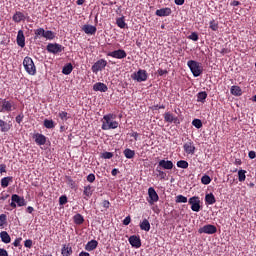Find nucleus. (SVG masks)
<instances>
[{
    "label": "nucleus",
    "mask_w": 256,
    "mask_h": 256,
    "mask_svg": "<svg viewBox=\"0 0 256 256\" xmlns=\"http://www.w3.org/2000/svg\"><path fill=\"white\" fill-rule=\"evenodd\" d=\"M231 7H239L241 5V2L234 0L230 3Z\"/></svg>",
    "instance_id": "e2e57ef3"
},
{
    "label": "nucleus",
    "mask_w": 256,
    "mask_h": 256,
    "mask_svg": "<svg viewBox=\"0 0 256 256\" xmlns=\"http://www.w3.org/2000/svg\"><path fill=\"white\" fill-rule=\"evenodd\" d=\"M16 41L19 47H25V34L23 33V30L18 31Z\"/></svg>",
    "instance_id": "4be33fe9"
},
{
    "label": "nucleus",
    "mask_w": 256,
    "mask_h": 256,
    "mask_svg": "<svg viewBox=\"0 0 256 256\" xmlns=\"http://www.w3.org/2000/svg\"><path fill=\"white\" fill-rule=\"evenodd\" d=\"M44 127L46 129H55V122L53 120L45 119L44 120Z\"/></svg>",
    "instance_id": "ea45409f"
},
{
    "label": "nucleus",
    "mask_w": 256,
    "mask_h": 256,
    "mask_svg": "<svg viewBox=\"0 0 256 256\" xmlns=\"http://www.w3.org/2000/svg\"><path fill=\"white\" fill-rule=\"evenodd\" d=\"M23 66L25 71L28 75H36L37 74V67H35V63L33 59L29 56H26L23 60Z\"/></svg>",
    "instance_id": "20e7f679"
},
{
    "label": "nucleus",
    "mask_w": 256,
    "mask_h": 256,
    "mask_svg": "<svg viewBox=\"0 0 256 256\" xmlns=\"http://www.w3.org/2000/svg\"><path fill=\"white\" fill-rule=\"evenodd\" d=\"M97 245H99V242H97V240H91L86 244L85 250L86 251H95V249H97Z\"/></svg>",
    "instance_id": "393cba45"
},
{
    "label": "nucleus",
    "mask_w": 256,
    "mask_h": 256,
    "mask_svg": "<svg viewBox=\"0 0 256 256\" xmlns=\"http://www.w3.org/2000/svg\"><path fill=\"white\" fill-rule=\"evenodd\" d=\"M128 241H129L130 245H132L136 249H139V247H141V238L137 235L130 236Z\"/></svg>",
    "instance_id": "dca6fc26"
},
{
    "label": "nucleus",
    "mask_w": 256,
    "mask_h": 256,
    "mask_svg": "<svg viewBox=\"0 0 256 256\" xmlns=\"http://www.w3.org/2000/svg\"><path fill=\"white\" fill-rule=\"evenodd\" d=\"M155 15L157 17H169L171 15V8H161L156 10Z\"/></svg>",
    "instance_id": "5701e85b"
},
{
    "label": "nucleus",
    "mask_w": 256,
    "mask_h": 256,
    "mask_svg": "<svg viewBox=\"0 0 256 256\" xmlns=\"http://www.w3.org/2000/svg\"><path fill=\"white\" fill-rule=\"evenodd\" d=\"M163 168L157 166L156 167V171L158 173V177H160V179H165V177H167V173L165 171L162 170Z\"/></svg>",
    "instance_id": "37998d69"
},
{
    "label": "nucleus",
    "mask_w": 256,
    "mask_h": 256,
    "mask_svg": "<svg viewBox=\"0 0 256 256\" xmlns=\"http://www.w3.org/2000/svg\"><path fill=\"white\" fill-rule=\"evenodd\" d=\"M164 121H165V123H175V125H179V123H181L179 121V118L177 116L173 115V113H171V112L164 113Z\"/></svg>",
    "instance_id": "f8f14e48"
},
{
    "label": "nucleus",
    "mask_w": 256,
    "mask_h": 256,
    "mask_svg": "<svg viewBox=\"0 0 256 256\" xmlns=\"http://www.w3.org/2000/svg\"><path fill=\"white\" fill-rule=\"evenodd\" d=\"M148 78L149 74H147V70L139 69L137 72L132 74V79L138 83H143L144 81H147Z\"/></svg>",
    "instance_id": "39448f33"
},
{
    "label": "nucleus",
    "mask_w": 256,
    "mask_h": 256,
    "mask_svg": "<svg viewBox=\"0 0 256 256\" xmlns=\"http://www.w3.org/2000/svg\"><path fill=\"white\" fill-rule=\"evenodd\" d=\"M177 167H179L180 169H187L189 167V162L185 160H179L177 162Z\"/></svg>",
    "instance_id": "79ce46f5"
},
{
    "label": "nucleus",
    "mask_w": 256,
    "mask_h": 256,
    "mask_svg": "<svg viewBox=\"0 0 256 256\" xmlns=\"http://www.w3.org/2000/svg\"><path fill=\"white\" fill-rule=\"evenodd\" d=\"M46 49H47L48 53H52L53 55H57L59 53H63V51L65 50V47H63V45H61L59 43H49L46 46Z\"/></svg>",
    "instance_id": "423d86ee"
},
{
    "label": "nucleus",
    "mask_w": 256,
    "mask_h": 256,
    "mask_svg": "<svg viewBox=\"0 0 256 256\" xmlns=\"http://www.w3.org/2000/svg\"><path fill=\"white\" fill-rule=\"evenodd\" d=\"M0 239L2 243H11V236H9V233H7V231H2L0 233Z\"/></svg>",
    "instance_id": "c756f323"
},
{
    "label": "nucleus",
    "mask_w": 256,
    "mask_h": 256,
    "mask_svg": "<svg viewBox=\"0 0 256 256\" xmlns=\"http://www.w3.org/2000/svg\"><path fill=\"white\" fill-rule=\"evenodd\" d=\"M158 75H160V77H163V75H167V70L158 69Z\"/></svg>",
    "instance_id": "69168bd1"
},
{
    "label": "nucleus",
    "mask_w": 256,
    "mask_h": 256,
    "mask_svg": "<svg viewBox=\"0 0 256 256\" xmlns=\"http://www.w3.org/2000/svg\"><path fill=\"white\" fill-rule=\"evenodd\" d=\"M107 67V60L100 59L94 63V65L91 67L92 72L97 74L98 71H103Z\"/></svg>",
    "instance_id": "9d476101"
},
{
    "label": "nucleus",
    "mask_w": 256,
    "mask_h": 256,
    "mask_svg": "<svg viewBox=\"0 0 256 256\" xmlns=\"http://www.w3.org/2000/svg\"><path fill=\"white\" fill-rule=\"evenodd\" d=\"M187 66L194 77H199L203 73V65L195 60L188 61Z\"/></svg>",
    "instance_id": "7ed1b4c3"
},
{
    "label": "nucleus",
    "mask_w": 256,
    "mask_h": 256,
    "mask_svg": "<svg viewBox=\"0 0 256 256\" xmlns=\"http://www.w3.org/2000/svg\"><path fill=\"white\" fill-rule=\"evenodd\" d=\"M248 157H249V159H255V157H256L255 151H250V152L248 153Z\"/></svg>",
    "instance_id": "338daca9"
},
{
    "label": "nucleus",
    "mask_w": 256,
    "mask_h": 256,
    "mask_svg": "<svg viewBox=\"0 0 256 256\" xmlns=\"http://www.w3.org/2000/svg\"><path fill=\"white\" fill-rule=\"evenodd\" d=\"M15 109H17V105L13 100L0 98V113H11Z\"/></svg>",
    "instance_id": "f03ea898"
},
{
    "label": "nucleus",
    "mask_w": 256,
    "mask_h": 256,
    "mask_svg": "<svg viewBox=\"0 0 256 256\" xmlns=\"http://www.w3.org/2000/svg\"><path fill=\"white\" fill-rule=\"evenodd\" d=\"M44 39L53 41V39H55V32H53L51 30L44 31Z\"/></svg>",
    "instance_id": "4c0bfd02"
},
{
    "label": "nucleus",
    "mask_w": 256,
    "mask_h": 256,
    "mask_svg": "<svg viewBox=\"0 0 256 256\" xmlns=\"http://www.w3.org/2000/svg\"><path fill=\"white\" fill-rule=\"evenodd\" d=\"M24 247H26L27 249H31V247H33V240L31 239L25 240Z\"/></svg>",
    "instance_id": "864d4df0"
},
{
    "label": "nucleus",
    "mask_w": 256,
    "mask_h": 256,
    "mask_svg": "<svg viewBox=\"0 0 256 256\" xmlns=\"http://www.w3.org/2000/svg\"><path fill=\"white\" fill-rule=\"evenodd\" d=\"M62 256H71L73 255V248L69 244H64L61 249Z\"/></svg>",
    "instance_id": "b1692460"
},
{
    "label": "nucleus",
    "mask_w": 256,
    "mask_h": 256,
    "mask_svg": "<svg viewBox=\"0 0 256 256\" xmlns=\"http://www.w3.org/2000/svg\"><path fill=\"white\" fill-rule=\"evenodd\" d=\"M59 117L62 121H67V119H69V113L66 111H61L59 112Z\"/></svg>",
    "instance_id": "8fccbe9b"
},
{
    "label": "nucleus",
    "mask_w": 256,
    "mask_h": 256,
    "mask_svg": "<svg viewBox=\"0 0 256 256\" xmlns=\"http://www.w3.org/2000/svg\"><path fill=\"white\" fill-rule=\"evenodd\" d=\"M11 129V125L5 122L4 120H0V131L1 133H7Z\"/></svg>",
    "instance_id": "7c9ffc66"
},
{
    "label": "nucleus",
    "mask_w": 256,
    "mask_h": 256,
    "mask_svg": "<svg viewBox=\"0 0 256 256\" xmlns=\"http://www.w3.org/2000/svg\"><path fill=\"white\" fill-rule=\"evenodd\" d=\"M34 39H41V37H45V29L43 28H38L34 30Z\"/></svg>",
    "instance_id": "f704fd0d"
},
{
    "label": "nucleus",
    "mask_w": 256,
    "mask_h": 256,
    "mask_svg": "<svg viewBox=\"0 0 256 256\" xmlns=\"http://www.w3.org/2000/svg\"><path fill=\"white\" fill-rule=\"evenodd\" d=\"M73 221L75 225H83V223H85V218H83V215L81 214H76L73 216Z\"/></svg>",
    "instance_id": "2f4dec72"
},
{
    "label": "nucleus",
    "mask_w": 256,
    "mask_h": 256,
    "mask_svg": "<svg viewBox=\"0 0 256 256\" xmlns=\"http://www.w3.org/2000/svg\"><path fill=\"white\" fill-rule=\"evenodd\" d=\"M202 185H209L211 183V177L207 174L203 175L201 178Z\"/></svg>",
    "instance_id": "c03bdc74"
},
{
    "label": "nucleus",
    "mask_w": 256,
    "mask_h": 256,
    "mask_svg": "<svg viewBox=\"0 0 256 256\" xmlns=\"http://www.w3.org/2000/svg\"><path fill=\"white\" fill-rule=\"evenodd\" d=\"M67 203V196L63 195L59 198V205H66Z\"/></svg>",
    "instance_id": "6e6d98bb"
},
{
    "label": "nucleus",
    "mask_w": 256,
    "mask_h": 256,
    "mask_svg": "<svg viewBox=\"0 0 256 256\" xmlns=\"http://www.w3.org/2000/svg\"><path fill=\"white\" fill-rule=\"evenodd\" d=\"M82 31H84L86 35H95L97 33V27L85 24L84 26H82Z\"/></svg>",
    "instance_id": "a211bd4d"
},
{
    "label": "nucleus",
    "mask_w": 256,
    "mask_h": 256,
    "mask_svg": "<svg viewBox=\"0 0 256 256\" xmlns=\"http://www.w3.org/2000/svg\"><path fill=\"white\" fill-rule=\"evenodd\" d=\"M116 25L120 28V29H125L127 27V23H125V16H122L120 18L116 19Z\"/></svg>",
    "instance_id": "72a5a7b5"
},
{
    "label": "nucleus",
    "mask_w": 256,
    "mask_h": 256,
    "mask_svg": "<svg viewBox=\"0 0 256 256\" xmlns=\"http://www.w3.org/2000/svg\"><path fill=\"white\" fill-rule=\"evenodd\" d=\"M88 183H95V174L91 173L86 177Z\"/></svg>",
    "instance_id": "5fc2aeb1"
},
{
    "label": "nucleus",
    "mask_w": 256,
    "mask_h": 256,
    "mask_svg": "<svg viewBox=\"0 0 256 256\" xmlns=\"http://www.w3.org/2000/svg\"><path fill=\"white\" fill-rule=\"evenodd\" d=\"M103 207L104 209H109V207H111V202H109L108 200H104Z\"/></svg>",
    "instance_id": "052dcab7"
},
{
    "label": "nucleus",
    "mask_w": 256,
    "mask_h": 256,
    "mask_svg": "<svg viewBox=\"0 0 256 256\" xmlns=\"http://www.w3.org/2000/svg\"><path fill=\"white\" fill-rule=\"evenodd\" d=\"M63 75H71L73 73V64L68 63L62 69Z\"/></svg>",
    "instance_id": "473e14b6"
},
{
    "label": "nucleus",
    "mask_w": 256,
    "mask_h": 256,
    "mask_svg": "<svg viewBox=\"0 0 256 256\" xmlns=\"http://www.w3.org/2000/svg\"><path fill=\"white\" fill-rule=\"evenodd\" d=\"M7 223V215L1 214L0 215V227H3Z\"/></svg>",
    "instance_id": "603ef678"
},
{
    "label": "nucleus",
    "mask_w": 256,
    "mask_h": 256,
    "mask_svg": "<svg viewBox=\"0 0 256 256\" xmlns=\"http://www.w3.org/2000/svg\"><path fill=\"white\" fill-rule=\"evenodd\" d=\"M78 256H91V254H89L88 252L82 251L79 253Z\"/></svg>",
    "instance_id": "774afa93"
},
{
    "label": "nucleus",
    "mask_w": 256,
    "mask_h": 256,
    "mask_svg": "<svg viewBox=\"0 0 256 256\" xmlns=\"http://www.w3.org/2000/svg\"><path fill=\"white\" fill-rule=\"evenodd\" d=\"M65 179H66V184L68 185V187H70V189H75V187H77L75 180H73L71 176H66Z\"/></svg>",
    "instance_id": "c9c22d12"
},
{
    "label": "nucleus",
    "mask_w": 256,
    "mask_h": 256,
    "mask_svg": "<svg viewBox=\"0 0 256 256\" xmlns=\"http://www.w3.org/2000/svg\"><path fill=\"white\" fill-rule=\"evenodd\" d=\"M205 99H207V92L202 91L197 94L198 103H205Z\"/></svg>",
    "instance_id": "e433bc0d"
},
{
    "label": "nucleus",
    "mask_w": 256,
    "mask_h": 256,
    "mask_svg": "<svg viewBox=\"0 0 256 256\" xmlns=\"http://www.w3.org/2000/svg\"><path fill=\"white\" fill-rule=\"evenodd\" d=\"M9 183H13V177L12 176H7L1 179V187L3 189H7L9 187Z\"/></svg>",
    "instance_id": "a878e982"
},
{
    "label": "nucleus",
    "mask_w": 256,
    "mask_h": 256,
    "mask_svg": "<svg viewBox=\"0 0 256 256\" xmlns=\"http://www.w3.org/2000/svg\"><path fill=\"white\" fill-rule=\"evenodd\" d=\"M117 116L115 114H106L103 116L102 119V127L101 129L103 131H109L111 129H117V127H119V122L113 120L115 119Z\"/></svg>",
    "instance_id": "f257e3e1"
},
{
    "label": "nucleus",
    "mask_w": 256,
    "mask_h": 256,
    "mask_svg": "<svg viewBox=\"0 0 256 256\" xmlns=\"http://www.w3.org/2000/svg\"><path fill=\"white\" fill-rule=\"evenodd\" d=\"M183 149L187 155H195V144H193V141L188 140L184 143Z\"/></svg>",
    "instance_id": "4468645a"
},
{
    "label": "nucleus",
    "mask_w": 256,
    "mask_h": 256,
    "mask_svg": "<svg viewBox=\"0 0 256 256\" xmlns=\"http://www.w3.org/2000/svg\"><path fill=\"white\" fill-rule=\"evenodd\" d=\"M36 145H45L47 143V137L43 134L36 133L33 135Z\"/></svg>",
    "instance_id": "f3484780"
},
{
    "label": "nucleus",
    "mask_w": 256,
    "mask_h": 256,
    "mask_svg": "<svg viewBox=\"0 0 256 256\" xmlns=\"http://www.w3.org/2000/svg\"><path fill=\"white\" fill-rule=\"evenodd\" d=\"M188 203L191 205V210L195 213H199V211H201V198L198 196L189 198Z\"/></svg>",
    "instance_id": "0eeeda50"
},
{
    "label": "nucleus",
    "mask_w": 256,
    "mask_h": 256,
    "mask_svg": "<svg viewBox=\"0 0 256 256\" xmlns=\"http://www.w3.org/2000/svg\"><path fill=\"white\" fill-rule=\"evenodd\" d=\"M247 171L246 170H239L238 171V181H240V183H243L245 181V179H247Z\"/></svg>",
    "instance_id": "58836bf2"
},
{
    "label": "nucleus",
    "mask_w": 256,
    "mask_h": 256,
    "mask_svg": "<svg viewBox=\"0 0 256 256\" xmlns=\"http://www.w3.org/2000/svg\"><path fill=\"white\" fill-rule=\"evenodd\" d=\"M11 201L16 202V205L18 207H25V205H27V202L25 201V198L17 195V194H13L11 196Z\"/></svg>",
    "instance_id": "2eb2a0df"
},
{
    "label": "nucleus",
    "mask_w": 256,
    "mask_h": 256,
    "mask_svg": "<svg viewBox=\"0 0 256 256\" xmlns=\"http://www.w3.org/2000/svg\"><path fill=\"white\" fill-rule=\"evenodd\" d=\"M230 93L235 97H241V95H243V90H241V87L239 86H232L230 89Z\"/></svg>",
    "instance_id": "bb28decb"
},
{
    "label": "nucleus",
    "mask_w": 256,
    "mask_h": 256,
    "mask_svg": "<svg viewBox=\"0 0 256 256\" xmlns=\"http://www.w3.org/2000/svg\"><path fill=\"white\" fill-rule=\"evenodd\" d=\"M25 116L23 115V113L19 114L18 116H16V123H18L19 125H21V123L23 122V118Z\"/></svg>",
    "instance_id": "4d7b16f0"
},
{
    "label": "nucleus",
    "mask_w": 256,
    "mask_h": 256,
    "mask_svg": "<svg viewBox=\"0 0 256 256\" xmlns=\"http://www.w3.org/2000/svg\"><path fill=\"white\" fill-rule=\"evenodd\" d=\"M140 229H141V231H146V232L151 231V223H149V220L144 219V220L140 223Z\"/></svg>",
    "instance_id": "cd10ccee"
},
{
    "label": "nucleus",
    "mask_w": 256,
    "mask_h": 256,
    "mask_svg": "<svg viewBox=\"0 0 256 256\" xmlns=\"http://www.w3.org/2000/svg\"><path fill=\"white\" fill-rule=\"evenodd\" d=\"M205 202L207 203V205H215V203H217V199H215V195H213V193H210L206 194Z\"/></svg>",
    "instance_id": "c85d7f7f"
},
{
    "label": "nucleus",
    "mask_w": 256,
    "mask_h": 256,
    "mask_svg": "<svg viewBox=\"0 0 256 256\" xmlns=\"http://www.w3.org/2000/svg\"><path fill=\"white\" fill-rule=\"evenodd\" d=\"M198 233H205L206 235H215V233H217V226L213 224L204 225L203 227L199 228Z\"/></svg>",
    "instance_id": "6e6552de"
},
{
    "label": "nucleus",
    "mask_w": 256,
    "mask_h": 256,
    "mask_svg": "<svg viewBox=\"0 0 256 256\" xmlns=\"http://www.w3.org/2000/svg\"><path fill=\"white\" fill-rule=\"evenodd\" d=\"M148 203L149 205H154L155 203H157V201H159V195L157 194V191H155V188L150 187L148 189Z\"/></svg>",
    "instance_id": "1a4fd4ad"
},
{
    "label": "nucleus",
    "mask_w": 256,
    "mask_h": 256,
    "mask_svg": "<svg viewBox=\"0 0 256 256\" xmlns=\"http://www.w3.org/2000/svg\"><path fill=\"white\" fill-rule=\"evenodd\" d=\"M0 256H9V253L7 252V250L0 248Z\"/></svg>",
    "instance_id": "0e129e2a"
},
{
    "label": "nucleus",
    "mask_w": 256,
    "mask_h": 256,
    "mask_svg": "<svg viewBox=\"0 0 256 256\" xmlns=\"http://www.w3.org/2000/svg\"><path fill=\"white\" fill-rule=\"evenodd\" d=\"M93 187L91 185L84 186L83 195L85 201H89L91 197L93 196Z\"/></svg>",
    "instance_id": "aec40b11"
},
{
    "label": "nucleus",
    "mask_w": 256,
    "mask_h": 256,
    "mask_svg": "<svg viewBox=\"0 0 256 256\" xmlns=\"http://www.w3.org/2000/svg\"><path fill=\"white\" fill-rule=\"evenodd\" d=\"M209 27L212 31H218L219 30V23H217L215 20H211L209 23Z\"/></svg>",
    "instance_id": "a18cd8bd"
},
{
    "label": "nucleus",
    "mask_w": 256,
    "mask_h": 256,
    "mask_svg": "<svg viewBox=\"0 0 256 256\" xmlns=\"http://www.w3.org/2000/svg\"><path fill=\"white\" fill-rule=\"evenodd\" d=\"M109 88L105 83L97 82L93 85V91H100V93H107Z\"/></svg>",
    "instance_id": "6ab92c4d"
},
{
    "label": "nucleus",
    "mask_w": 256,
    "mask_h": 256,
    "mask_svg": "<svg viewBox=\"0 0 256 256\" xmlns=\"http://www.w3.org/2000/svg\"><path fill=\"white\" fill-rule=\"evenodd\" d=\"M188 39H191V41H199V34H197V32H192L188 36Z\"/></svg>",
    "instance_id": "3c124183"
},
{
    "label": "nucleus",
    "mask_w": 256,
    "mask_h": 256,
    "mask_svg": "<svg viewBox=\"0 0 256 256\" xmlns=\"http://www.w3.org/2000/svg\"><path fill=\"white\" fill-rule=\"evenodd\" d=\"M107 57H112L113 59H125L127 57V52L123 49H118L108 52Z\"/></svg>",
    "instance_id": "9b49d317"
},
{
    "label": "nucleus",
    "mask_w": 256,
    "mask_h": 256,
    "mask_svg": "<svg viewBox=\"0 0 256 256\" xmlns=\"http://www.w3.org/2000/svg\"><path fill=\"white\" fill-rule=\"evenodd\" d=\"M158 167H160V169H165L166 171H171L175 165L171 160H160L158 162Z\"/></svg>",
    "instance_id": "ddd939ff"
},
{
    "label": "nucleus",
    "mask_w": 256,
    "mask_h": 256,
    "mask_svg": "<svg viewBox=\"0 0 256 256\" xmlns=\"http://www.w3.org/2000/svg\"><path fill=\"white\" fill-rule=\"evenodd\" d=\"M176 203H187V197L183 196V195H178L176 196Z\"/></svg>",
    "instance_id": "09e8293b"
},
{
    "label": "nucleus",
    "mask_w": 256,
    "mask_h": 256,
    "mask_svg": "<svg viewBox=\"0 0 256 256\" xmlns=\"http://www.w3.org/2000/svg\"><path fill=\"white\" fill-rule=\"evenodd\" d=\"M3 173H7V165L0 164V174L3 175Z\"/></svg>",
    "instance_id": "bf43d9fd"
},
{
    "label": "nucleus",
    "mask_w": 256,
    "mask_h": 256,
    "mask_svg": "<svg viewBox=\"0 0 256 256\" xmlns=\"http://www.w3.org/2000/svg\"><path fill=\"white\" fill-rule=\"evenodd\" d=\"M113 152H103L100 154L101 159H113Z\"/></svg>",
    "instance_id": "de8ad7c7"
},
{
    "label": "nucleus",
    "mask_w": 256,
    "mask_h": 256,
    "mask_svg": "<svg viewBox=\"0 0 256 256\" xmlns=\"http://www.w3.org/2000/svg\"><path fill=\"white\" fill-rule=\"evenodd\" d=\"M21 241H23V238H16L13 242L14 247H21Z\"/></svg>",
    "instance_id": "13d9d810"
},
{
    "label": "nucleus",
    "mask_w": 256,
    "mask_h": 256,
    "mask_svg": "<svg viewBox=\"0 0 256 256\" xmlns=\"http://www.w3.org/2000/svg\"><path fill=\"white\" fill-rule=\"evenodd\" d=\"M131 223V216H127L124 220H123V225H129Z\"/></svg>",
    "instance_id": "680f3d73"
},
{
    "label": "nucleus",
    "mask_w": 256,
    "mask_h": 256,
    "mask_svg": "<svg viewBox=\"0 0 256 256\" xmlns=\"http://www.w3.org/2000/svg\"><path fill=\"white\" fill-rule=\"evenodd\" d=\"M124 156L126 157V159H133V157H135V152L127 148L124 150Z\"/></svg>",
    "instance_id": "a19ab883"
},
{
    "label": "nucleus",
    "mask_w": 256,
    "mask_h": 256,
    "mask_svg": "<svg viewBox=\"0 0 256 256\" xmlns=\"http://www.w3.org/2000/svg\"><path fill=\"white\" fill-rule=\"evenodd\" d=\"M192 125L193 127H196V129H201V127H203V122L201 121V119H194L192 121Z\"/></svg>",
    "instance_id": "49530a36"
},
{
    "label": "nucleus",
    "mask_w": 256,
    "mask_h": 256,
    "mask_svg": "<svg viewBox=\"0 0 256 256\" xmlns=\"http://www.w3.org/2000/svg\"><path fill=\"white\" fill-rule=\"evenodd\" d=\"M25 19H27V17H25V14L21 11H16L12 16V21H14V23H21V21H25Z\"/></svg>",
    "instance_id": "412c9836"
}]
</instances>
